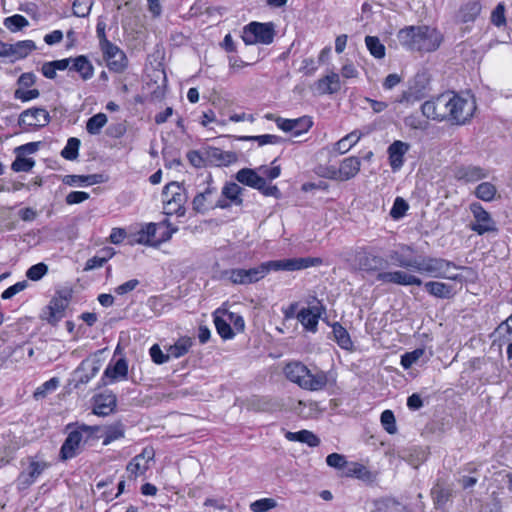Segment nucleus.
<instances>
[{
  "mask_svg": "<svg viewBox=\"0 0 512 512\" xmlns=\"http://www.w3.org/2000/svg\"><path fill=\"white\" fill-rule=\"evenodd\" d=\"M108 118L104 113H98L88 119L86 130L89 134L97 135L101 129L106 125Z\"/></svg>",
  "mask_w": 512,
  "mask_h": 512,
  "instance_id": "49530a36",
  "label": "nucleus"
},
{
  "mask_svg": "<svg viewBox=\"0 0 512 512\" xmlns=\"http://www.w3.org/2000/svg\"><path fill=\"white\" fill-rule=\"evenodd\" d=\"M106 62V66L110 71L120 73L127 67V57L125 53L111 41H104V44L99 46Z\"/></svg>",
  "mask_w": 512,
  "mask_h": 512,
  "instance_id": "4468645a",
  "label": "nucleus"
},
{
  "mask_svg": "<svg viewBox=\"0 0 512 512\" xmlns=\"http://www.w3.org/2000/svg\"><path fill=\"white\" fill-rule=\"evenodd\" d=\"M67 429L68 435L60 449V458L64 461L76 457L86 444L97 439L98 431V427L84 424L75 426L69 424Z\"/></svg>",
  "mask_w": 512,
  "mask_h": 512,
  "instance_id": "7ed1b4c3",
  "label": "nucleus"
},
{
  "mask_svg": "<svg viewBox=\"0 0 512 512\" xmlns=\"http://www.w3.org/2000/svg\"><path fill=\"white\" fill-rule=\"evenodd\" d=\"M293 409L299 416H301L304 419L314 418L320 412L318 403L314 401H298L297 405L293 407Z\"/></svg>",
  "mask_w": 512,
  "mask_h": 512,
  "instance_id": "a19ab883",
  "label": "nucleus"
},
{
  "mask_svg": "<svg viewBox=\"0 0 512 512\" xmlns=\"http://www.w3.org/2000/svg\"><path fill=\"white\" fill-rule=\"evenodd\" d=\"M187 158L190 164L196 168L208 165V161L206 160V150L203 154L196 150L190 151L187 153Z\"/></svg>",
  "mask_w": 512,
  "mask_h": 512,
  "instance_id": "0e129e2a",
  "label": "nucleus"
},
{
  "mask_svg": "<svg viewBox=\"0 0 512 512\" xmlns=\"http://www.w3.org/2000/svg\"><path fill=\"white\" fill-rule=\"evenodd\" d=\"M242 141H255L257 142L258 146H264V145H277L282 142V138L277 135L273 134H264V135H257V136H242L240 138Z\"/></svg>",
  "mask_w": 512,
  "mask_h": 512,
  "instance_id": "09e8293b",
  "label": "nucleus"
},
{
  "mask_svg": "<svg viewBox=\"0 0 512 512\" xmlns=\"http://www.w3.org/2000/svg\"><path fill=\"white\" fill-rule=\"evenodd\" d=\"M425 350L423 348H417L411 352H406L401 356V365L404 369H409L415 364L423 355Z\"/></svg>",
  "mask_w": 512,
  "mask_h": 512,
  "instance_id": "6e6d98bb",
  "label": "nucleus"
},
{
  "mask_svg": "<svg viewBox=\"0 0 512 512\" xmlns=\"http://www.w3.org/2000/svg\"><path fill=\"white\" fill-rule=\"evenodd\" d=\"M491 23L497 27H502L506 24L505 5L499 3L491 13Z\"/></svg>",
  "mask_w": 512,
  "mask_h": 512,
  "instance_id": "bf43d9fd",
  "label": "nucleus"
},
{
  "mask_svg": "<svg viewBox=\"0 0 512 512\" xmlns=\"http://www.w3.org/2000/svg\"><path fill=\"white\" fill-rule=\"evenodd\" d=\"M482 6L479 1L470 0L461 6L458 17L464 22H473L480 14Z\"/></svg>",
  "mask_w": 512,
  "mask_h": 512,
  "instance_id": "e433bc0d",
  "label": "nucleus"
},
{
  "mask_svg": "<svg viewBox=\"0 0 512 512\" xmlns=\"http://www.w3.org/2000/svg\"><path fill=\"white\" fill-rule=\"evenodd\" d=\"M198 180L196 194L192 201L193 210L204 214L215 208H228L225 200H218V189L211 175H201Z\"/></svg>",
  "mask_w": 512,
  "mask_h": 512,
  "instance_id": "20e7f679",
  "label": "nucleus"
},
{
  "mask_svg": "<svg viewBox=\"0 0 512 512\" xmlns=\"http://www.w3.org/2000/svg\"><path fill=\"white\" fill-rule=\"evenodd\" d=\"M3 25L11 32H17L29 25L28 20L20 15L15 14L4 19Z\"/></svg>",
  "mask_w": 512,
  "mask_h": 512,
  "instance_id": "8fccbe9b",
  "label": "nucleus"
},
{
  "mask_svg": "<svg viewBox=\"0 0 512 512\" xmlns=\"http://www.w3.org/2000/svg\"><path fill=\"white\" fill-rule=\"evenodd\" d=\"M80 140L77 138H69L66 146L61 151V156L67 160H75L78 157Z\"/></svg>",
  "mask_w": 512,
  "mask_h": 512,
  "instance_id": "3c124183",
  "label": "nucleus"
},
{
  "mask_svg": "<svg viewBox=\"0 0 512 512\" xmlns=\"http://www.w3.org/2000/svg\"><path fill=\"white\" fill-rule=\"evenodd\" d=\"M242 192L243 189L238 184L230 182L222 188L221 196H218V200H225L228 208L232 205L240 206L243 202Z\"/></svg>",
  "mask_w": 512,
  "mask_h": 512,
  "instance_id": "c756f323",
  "label": "nucleus"
},
{
  "mask_svg": "<svg viewBox=\"0 0 512 512\" xmlns=\"http://www.w3.org/2000/svg\"><path fill=\"white\" fill-rule=\"evenodd\" d=\"M340 88V77L334 72L320 78L313 85V90L318 95L334 94L337 93Z\"/></svg>",
  "mask_w": 512,
  "mask_h": 512,
  "instance_id": "393cba45",
  "label": "nucleus"
},
{
  "mask_svg": "<svg viewBox=\"0 0 512 512\" xmlns=\"http://www.w3.org/2000/svg\"><path fill=\"white\" fill-rule=\"evenodd\" d=\"M50 122V115L46 109L32 108L21 113L20 125L29 128L44 127Z\"/></svg>",
  "mask_w": 512,
  "mask_h": 512,
  "instance_id": "4be33fe9",
  "label": "nucleus"
},
{
  "mask_svg": "<svg viewBox=\"0 0 512 512\" xmlns=\"http://www.w3.org/2000/svg\"><path fill=\"white\" fill-rule=\"evenodd\" d=\"M489 176V171L479 166H462L455 172V177L466 183L477 182Z\"/></svg>",
  "mask_w": 512,
  "mask_h": 512,
  "instance_id": "bb28decb",
  "label": "nucleus"
},
{
  "mask_svg": "<svg viewBox=\"0 0 512 512\" xmlns=\"http://www.w3.org/2000/svg\"><path fill=\"white\" fill-rule=\"evenodd\" d=\"M355 265L359 271L379 273L386 265V260L372 249L361 248L355 254Z\"/></svg>",
  "mask_w": 512,
  "mask_h": 512,
  "instance_id": "ddd939ff",
  "label": "nucleus"
},
{
  "mask_svg": "<svg viewBox=\"0 0 512 512\" xmlns=\"http://www.w3.org/2000/svg\"><path fill=\"white\" fill-rule=\"evenodd\" d=\"M285 437L289 441L305 443L310 447H316L320 444V439L313 432L308 430L287 432Z\"/></svg>",
  "mask_w": 512,
  "mask_h": 512,
  "instance_id": "58836bf2",
  "label": "nucleus"
},
{
  "mask_svg": "<svg viewBox=\"0 0 512 512\" xmlns=\"http://www.w3.org/2000/svg\"><path fill=\"white\" fill-rule=\"evenodd\" d=\"M128 374V363L124 358L118 359L114 364H109L104 375L111 379V381H117L126 379Z\"/></svg>",
  "mask_w": 512,
  "mask_h": 512,
  "instance_id": "c9c22d12",
  "label": "nucleus"
},
{
  "mask_svg": "<svg viewBox=\"0 0 512 512\" xmlns=\"http://www.w3.org/2000/svg\"><path fill=\"white\" fill-rule=\"evenodd\" d=\"M48 273V266L43 263H37L35 265H32L27 271H26V277L31 281H39L41 280L46 274Z\"/></svg>",
  "mask_w": 512,
  "mask_h": 512,
  "instance_id": "5fc2aeb1",
  "label": "nucleus"
},
{
  "mask_svg": "<svg viewBox=\"0 0 512 512\" xmlns=\"http://www.w3.org/2000/svg\"><path fill=\"white\" fill-rule=\"evenodd\" d=\"M364 135L365 134L360 130H354L337 141L334 145V150L340 154H345L354 147Z\"/></svg>",
  "mask_w": 512,
  "mask_h": 512,
  "instance_id": "f704fd0d",
  "label": "nucleus"
},
{
  "mask_svg": "<svg viewBox=\"0 0 512 512\" xmlns=\"http://www.w3.org/2000/svg\"><path fill=\"white\" fill-rule=\"evenodd\" d=\"M41 146V142H29L14 149L15 160L11 164L14 172H29L35 166V160L28 157L35 154Z\"/></svg>",
  "mask_w": 512,
  "mask_h": 512,
  "instance_id": "f8f14e48",
  "label": "nucleus"
},
{
  "mask_svg": "<svg viewBox=\"0 0 512 512\" xmlns=\"http://www.w3.org/2000/svg\"><path fill=\"white\" fill-rule=\"evenodd\" d=\"M322 264V259L318 257H299V258H285L279 260H271L262 263L265 267V276L271 272H294L304 270L310 267H315Z\"/></svg>",
  "mask_w": 512,
  "mask_h": 512,
  "instance_id": "6e6552de",
  "label": "nucleus"
},
{
  "mask_svg": "<svg viewBox=\"0 0 512 512\" xmlns=\"http://www.w3.org/2000/svg\"><path fill=\"white\" fill-rule=\"evenodd\" d=\"M192 346V339L190 337H181L173 345H170L168 353L170 357L180 358L190 350Z\"/></svg>",
  "mask_w": 512,
  "mask_h": 512,
  "instance_id": "37998d69",
  "label": "nucleus"
},
{
  "mask_svg": "<svg viewBox=\"0 0 512 512\" xmlns=\"http://www.w3.org/2000/svg\"><path fill=\"white\" fill-rule=\"evenodd\" d=\"M50 467V463L39 456L27 458V466L19 475V481L24 486L32 485L38 477Z\"/></svg>",
  "mask_w": 512,
  "mask_h": 512,
  "instance_id": "f3484780",
  "label": "nucleus"
},
{
  "mask_svg": "<svg viewBox=\"0 0 512 512\" xmlns=\"http://www.w3.org/2000/svg\"><path fill=\"white\" fill-rule=\"evenodd\" d=\"M99 368L89 361H82L76 370L77 380L81 384L88 383L98 372Z\"/></svg>",
  "mask_w": 512,
  "mask_h": 512,
  "instance_id": "79ce46f5",
  "label": "nucleus"
},
{
  "mask_svg": "<svg viewBox=\"0 0 512 512\" xmlns=\"http://www.w3.org/2000/svg\"><path fill=\"white\" fill-rule=\"evenodd\" d=\"M397 38L407 50L419 53L436 51L443 42V34L430 25H411L399 30Z\"/></svg>",
  "mask_w": 512,
  "mask_h": 512,
  "instance_id": "f257e3e1",
  "label": "nucleus"
},
{
  "mask_svg": "<svg viewBox=\"0 0 512 512\" xmlns=\"http://www.w3.org/2000/svg\"><path fill=\"white\" fill-rule=\"evenodd\" d=\"M410 149V144L401 140H395L387 149L388 160L392 171H399L405 162V155Z\"/></svg>",
  "mask_w": 512,
  "mask_h": 512,
  "instance_id": "5701e85b",
  "label": "nucleus"
},
{
  "mask_svg": "<svg viewBox=\"0 0 512 512\" xmlns=\"http://www.w3.org/2000/svg\"><path fill=\"white\" fill-rule=\"evenodd\" d=\"M325 312V307L317 298H312L308 302L307 307H303L296 314V319L301 323L305 330L310 332H316L318 322L321 316Z\"/></svg>",
  "mask_w": 512,
  "mask_h": 512,
  "instance_id": "9b49d317",
  "label": "nucleus"
},
{
  "mask_svg": "<svg viewBox=\"0 0 512 512\" xmlns=\"http://www.w3.org/2000/svg\"><path fill=\"white\" fill-rule=\"evenodd\" d=\"M425 289L429 294L437 298H448L451 295V287L443 282H427L425 283Z\"/></svg>",
  "mask_w": 512,
  "mask_h": 512,
  "instance_id": "c03bdc74",
  "label": "nucleus"
},
{
  "mask_svg": "<svg viewBox=\"0 0 512 512\" xmlns=\"http://www.w3.org/2000/svg\"><path fill=\"white\" fill-rule=\"evenodd\" d=\"M277 506V502L273 498H261L250 503L252 512H267Z\"/></svg>",
  "mask_w": 512,
  "mask_h": 512,
  "instance_id": "864d4df0",
  "label": "nucleus"
},
{
  "mask_svg": "<svg viewBox=\"0 0 512 512\" xmlns=\"http://www.w3.org/2000/svg\"><path fill=\"white\" fill-rule=\"evenodd\" d=\"M155 457V451L153 447H145L141 453L136 455L127 464L126 471L131 478H137L146 473L149 469V463L153 461Z\"/></svg>",
  "mask_w": 512,
  "mask_h": 512,
  "instance_id": "6ab92c4d",
  "label": "nucleus"
},
{
  "mask_svg": "<svg viewBox=\"0 0 512 512\" xmlns=\"http://www.w3.org/2000/svg\"><path fill=\"white\" fill-rule=\"evenodd\" d=\"M124 437V430L121 425L111 426L107 429L104 439L103 445H109L115 440Z\"/></svg>",
  "mask_w": 512,
  "mask_h": 512,
  "instance_id": "e2e57ef3",
  "label": "nucleus"
},
{
  "mask_svg": "<svg viewBox=\"0 0 512 512\" xmlns=\"http://www.w3.org/2000/svg\"><path fill=\"white\" fill-rule=\"evenodd\" d=\"M149 354L152 361L155 364L161 365L169 361L170 355L169 353H163L160 346L158 344H154L149 349Z\"/></svg>",
  "mask_w": 512,
  "mask_h": 512,
  "instance_id": "680f3d73",
  "label": "nucleus"
},
{
  "mask_svg": "<svg viewBox=\"0 0 512 512\" xmlns=\"http://www.w3.org/2000/svg\"><path fill=\"white\" fill-rule=\"evenodd\" d=\"M116 406V397L113 394H101L95 398L93 412L96 415L110 414Z\"/></svg>",
  "mask_w": 512,
  "mask_h": 512,
  "instance_id": "2f4dec72",
  "label": "nucleus"
},
{
  "mask_svg": "<svg viewBox=\"0 0 512 512\" xmlns=\"http://www.w3.org/2000/svg\"><path fill=\"white\" fill-rule=\"evenodd\" d=\"M265 267L262 263L249 269H231L227 272L228 279L234 284L247 285L258 282L265 277Z\"/></svg>",
  "mask_w": 512,
  "mask_h": 512,
  "instance_id": "aec40b11",
  "label": "nucleus"
},
{
  "mask_svg": "<svg viewBox=\"0 0 512 512\" xmlns=\"http://www.w3.org/2000/svg\"><path fill=\"white\" fill-rule=\"evenodd\" d=\"M58 385L59 380L57 378H51L36 389L34 393L35 398L45 397L49 392L55 391Z\"/></svg>",
  "mask_w": 512,
  "mask_h": 512,
  "instance_id": "052dcab7",
  "label": "nucleus"
},
{
  "mask_svg": "<svg viewBox=\"0 0 512 512\" xmlns=\"http://www.w3.org/2000/svg\"><path fill=\"white\" fill-rule=\"evenodd\" d=\"M238 182L257 190L265 188V178L257 174L253 169L243 168L236 174Z\"/></svg>",
  "mask_w": 512,
  "mask_h": 512,
  "instance_id": "cd10ccee",
  "label": "nucleus"
},
{
  "mask_svg": "<svg viewBox=\"0 0 512 512\" xmlns=\"http://www.w3.org/2000/svg\"><path fill=\"white\" fill-rule=\"evenodd\" d=\"M275 37L274 24L271 22H251L244 26L242 40L246 45H269Z\"/></svg>",
  "mask_w": 512,
  "mask_h": 512,
  "instance_id": "1a4fd4ad",
  "label": "nucleus"
},
{
  "mask_svg": "<svg viewBox=\"0 0 512 512\" xmlns=\"http://www.w3.org/2000/svg\"><path fill=\"white\" fill-rule=\"evenodd\" d=\"M365 44L370 54L377 59L385 57L386 48L375 36H366Z\"/></svg>",
  "mask_w": 512,
  "mask_h": 512,
  "instance_id": "de8ad7c7",
  "label": "nucleus"
},
{
  "mask_svg": "<svg viewBox=\"0 0 512 512\" xmlns=\"http://www.w3.org/2000/svg\"><path fill=\"white\" fill-rule=\"evenodd\" d=\"M408 208V203L402 197H396L390 210V216L393 219L398 220L406 214Z\"/></svg>",
  "mask_w": 512,
  "mask_h": 512,
  "instance_id": "4d7b16f0",
  "label": "nucleus"
},
{
  "mask_svg": "<svg viewBox=\"0 0 512 512\" xmlns=\"http://www.w3.org/2000/svg\"><path fill=\"white\" fill-rule=\"evenodd\" d=\"M345 474L346 476L356 477L363 481H372L374 478L373 474L368 470V468L358 462L348 463L346 466Z\"/></svg>",
  "mask_w": 512,
  "mask_h": 512,
  "instance_id": "ea45409f",
  "label": "nucleus"
},
{
  "mask_svg": "<svg viewBox=\"0 0 512 512\" xmlns=\"http://www.w3.org/2000/svg\"><path fill=\"white\" fill-rule=\"evenodd\" d=\"M361 168V160L356 156L344 158L334 175L335 181H348L357 176Z\"/></svg>",
  "mask_w": 512,
  "mask_h": 512,
  "instance_id": "b1692460",
  "label": "nucleus"
},
{
  "mask_svg": "<svg viewBox=\"0 0 512 512\" xmlns=\"http://www.w3.org/2000/svg\"><path fill=\"white\" fill-rule=\"evenodd\" d=\"M406 127L414 130H425L428 123L417 115H408L404 118Z\"/></svg>",
  "mask_w": 512,
  "mask_h": 512,
  "instance_id": "69168bd1",
  "label": "nucleus"
},
{
  "mask_svg": "<svg viewBox=\"0 0 512 512\" xmlns=\"http://www.w3.org/2000/svg\"><path fill=\"white\" fill-rule=\"evenodd\" d=\"M69 297L63 293H57L42 313V319L51 325H56L64 316L69 304Z\"/></svg>",
  "mask_w": 512,
  "mask_h": 512,
  "instance_id": "dca6fc26",
  "label": "nucleus"
},
{
  "mask_svg": "<svg viewBox=\"0 0 512 512\" xmlns=\"http://www.w3.org/2000/svg\"><path fill=\"white\" fill-rule=\"evenodd\" d=\"M162 201L175 203L176 205H184L186 202V195L183 188L178 183L171 182L164 187Z\"/></svg>",
  "mask_w": 512,
  "mask_h": 512,
  "instance_id": "7c9ffc66",
  "label": "nucleus"
},
{
  "mask_svg": "<svg viewBox=\"0 0 512 512\" xmlns=\"http://www.w3.org/2000/svg\"><path fill=\"white\" fill-rule=\"evenodd\" d=\"M497 189L494 184L490 182H482L475 189V195L478 199L490 202L495 198Z\"/></svg>",
  "mask_w": 512,
  "mask_h": 512,
  "instance_id": "a18cd8bd",
  "label": "nucleus"
},
{
  "mask_svg": "<svg viewBox=\"0 0 512 512\" xmlns=\"http://www.w3.org/2000/svg\"><path fill=\"white\" fill-rule=\"evenodd\" d=\"M206 160L208 161V165L218 167L229 166L236 162L237 155L231 151H223L219 148L210 147L206 149Z\"/></svg>",
  "mask_w": 512,
  "mask_h": 512,
  "instance_id": "a878e982",
  "label": "nucleus"
},
{
  "mask_svg": "<svg viewBox=\"0 0 512 512\" xmlns=\"http://www.w3.org/2000/svg\"><path fill=\"white\" fill-rule=\"evenodd\" d=\"M450 92L443 93L436 98L425 101L421 106L423 116L438 122L450 121Z\"/></svg>",
  "mask_w": 512,
  "mask_h": 512,
  "instance_id": "9d476101",
  "label": "nucleus"
},
{
  "mask_svg": "<svg viewBox=\"0 0 512 512\" xmlns=\"http://www.w3.org/2000/svg\"><path fill=\"white\" fill-rule=\"evenodd\" d=\"M470 211L476 220V223L471 227L473 231L479 235H482L495 229L494 222L490 214L483 208L480 203L474 202L470 204Z\"/></svg>",
  "mask_w": 512,
  "mask_h": 512,
  "instance_id": "412c9836",
  "label": "nucleus"
},
{
  "mask_svg": "<svg viewBox=\"0 0 512 512\" xmlns=\"http://www.w3.org/2000/svg\"><path fill=\"white\" fill-rule=\"evenodd\" d=\"M36 49V44L32 40H22L14 44H8L9 59L12 62L26 58Z\"/></svg>",
  "mask_w": 512,
  "mask_h": 512,
  "instance_id": "c85d7f7f",
  "label": "nucleus"
},
{
  "mask_svg": "<svg viewBox=\"0 0 512 512\" xmlns=\"http://www.w3.org/2000/svg\"><path fill=\"white\" fill-rule=\"evenodd\" d=\"M326 463L328 466L341 469L346 467L348 462L345 459V456L338 453H331L326 457Z\"/></svg>",
  "mask_w": 512,
  "mask_h": 512,
  "instance_id": "774afa93",
  "label": "nucleus"
},
{
  "mask_svg": "<svg viewBox=\"0 0 512 512\" xmlns=\"http://www.w3.org/2000/svg\"><path fill=\"white\" fill-rule=\"evenodd\" d=\"M376 280L383 284H396L400 286H421L422 280L403 270L380 271L376 275Z\"/></svg>",
  "mask_w": 512,
  "mask_h": 512,
  "instance_id": "2eb2a0df",
  "label": "nucleus"
},
{
  "mask_svg": "<svg viewBox=\"0 0 512 512\" xmlns=\"http://www.w3.org/2000/svg\"><path fill=\"white\" fill-rule=\"evenodd\" d=\"M71 70L78 72L83 80H89L94 75V67L88 58L84 55H79L72 58Z\"/></svg>",
  "mask_w": 512,
  "mask_h": 512,
  "instance_id": "473e14b6",
  "label": "nucleus"
},
{
  "mask_svg": "<svg viewBox=\"0 0 512 512\" xmlns=\"http://www.w3.org/2000/svg\"><path fill=\"white\" fill-rule=\"evenodd\" d=\"M214 324L218 334L223 339H231L234 336L230 322L226 319V310H216L214 314Z\"/></svg>",
  "mask_w": 512,
  "mask_h": 512,
  "instance_id": "72a5a7b5",
  "label": "nucleus"
},
{
  "mask_svg": "<svg viewBox=\"0 0 512 512\" xmlns=\"http://www.w3.org/2000/svg\"><path fill=\"white\" fill-rule=\"evenodd\" d=\"M26 287H27V282L26 281L17 282L14 285H12V286L8 287L7 289H5L2 292V294H1V298L3 300L11 299L13 296H15L16 294L20 293L24 289H26Z\"/></svg>",
  "mask_w": 512,
  "mask_h": 512,
  "instance_id": "338daca9",
  "label": "nucleus"
},
{
  "mask_svg": "<svg viewBox=\"0 0 512 512\" xmlns=\"http://www.w3.org/2000/svg\"><path fill=\"white\" fill-rule=\"evenodd\" d=\"M403 266H411V270L421 274L428 275L434 278H446L450 280H457L458 275L451 274L452 269L457 266L448 260L442 258L424 257L419 260L414 259V262H400Z\"/></svg>",
  "mask_w": 512,
  "mask_h": 512,
  "instance_id": "39448f33",
  "label": "nucleus"
},
{
  "mask_svg": "<svg viewBox=\"0 0 512 512\" xmlns=\"http://www.w3.org/2000/svg\"><path fill=\"white\" fill-rule=\"evenodd\" d=\"M381 424L386 432L394 434L397 431L395 416L391 410H384L380 417Z\"/></svg>",
  "mask_w": 512,
  "mask_h": 512,
  "instance_id": "13d9d810",
  "label": "nucleus"
},
{
  "mask_svg": "<svg viewBox=\"0 0 512 512\" xmlns=\"http://www.w3.org/2000/svg\"><path fill=\"white\" fill-rule=\"evenodd\" d=\"M93 0H74L72 9L73 14L77 17H87L92 9Z\"/></svg>",
  "mask_w": 512,
  "mask_h": 512,
  "instance_id": "603ef678",
  "label": "nucleus"
},
{
  "mask_svg": "<svg viewBox=\"0 0 512 512\" xmlns=\"http://www.w3.org/2000/svg\"><path fill=\"white\" fill-rule=\"evenodd\" d=\"M332 333L334 340L338 346L344 350L351 351L353 349V341L348 331L339 323L332 325Z\"/></svg>",
  "mask_w": 512,
  "mask_h": 512,
  "instance_id": "4c0bfd02",
  "label": "nucleus"
},
{
  "mask_svg": "<svg viewBox=\"0 0 512 512\" xmlns=\"http://www.w3.org/2000/svg\"><path fill=\"white\" fill-rule=\"evenodd\" d=\"M276 126L286 133H291L297 137L307 133L313 126V120L310 116H302L295 119L278 117L275 119Z\"/></svg>",
  "mask_w": 512,
  "mask_h": 512,
  "instance_id": "a211bd4d",
  "label": "nucleus"
},
{
  "mask_svg": "<svg viewBox=\"0 0 512 512\" xmlns=\"http://www.w3.org/2000/svg\"><path fill=\"white\" fill-rule=\"evenodd\" d=\"M283 373L290 382L312 392L322 391L335 382L330 372L318 368L311 370L300 361L288 362Z\"/></svg>",
  "mask_w": 512,
  "mask_h": 512,
  "instance_id": "f03ea898",
  "label": "nucleus"
},
{
  "mask_svg": "<svg viewBox=\"0 0 512 512\" xmlns=\"http://www.w3.org/2000/svg\"><path fill=\"white\" fill-rule=\"evenodd\" d=\"M177 229H170L165 223H148L141 227L134 235L132 243L157 246L168 241Z\"/></svg>",
  "mask_w": 512,
  "mask_h": 512,
  "instance_id": "423d86ee",
  "label": "nucleus"
},
{
  "mask_svg": "<svg viewBox=\"0 0 512 512\" xmlns=\"http://www.w3.org/2000/svg\"><path fill=\"white\" fill-rule=\"evenodd\" d=\"M450 122L463 125L468 122L476 110V102L472 95H458L450 92Z\"/></svg>",
  "mask_w": 512,
  "mask_h": 512,
  "instance_id": "0eeeda50",
  "label": "nucleus"
}]
</instances>
